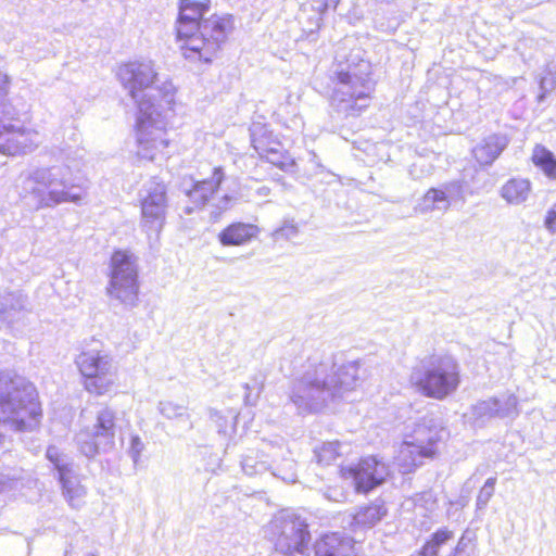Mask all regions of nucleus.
<instances>
[{
	"instance_id": "obj_1",
	"label": "nucleus",
	"mask_w": 556,
	"mask_h": 556,
	"mask_svg": "<svg viewBox=\"0 0 556 556\" xmlns=\"http://www.w3.org/2000/svg\"><path fill=\"white\" fill-rule=\"evenodd\" d=\"M156 72L151 61H135L119 66L117 77L137 104L138 155L154 161L168 147L166 126L174 102L173 86H154Z\"/></svg>"
},
{
	"instance_id": "obj_2",
	"label": "nucleus",
	"mask_w": 556,
	"mask_h": 556,
	"mask_svg": "<svg viewBox=\"0 0 556 556\" xmlns=\"http://www.w3.org/2000/svg\"><path fill=\"white\" fill-rule=\"evenodd\" d=\"M359 363L338 364L332 356L315 352L308 355L302 370L292 380L289 399L299 414L319 412L330 401L355 389Z\"/></svg>"
},
{
	"instance_id": "obj_3",
	"label": "nucleus",
	"mask_w": 556,
	"mask_h": 556,
	"mask_svg": "<svg viewBox=\"0 0 556 556\" xmlns=\"http://www.w3.org/2000/svg\"><path fill=\"white\" fill-rule=\"evenodd\" d=\"M210 5L194 0H180L176 21V38L182 42L185 59L211 63L233 29L231 15L213 14L207 18Z\"/></svg>"
},
{
	"instance_id": "obj_4",
	"label": "nucleus",
	"mask_w": 556,
	"mask_h": 556,
	"mask_svg": "<svg viewBox=\"0 0 556 556\" xmlns=\"http://www.w3.org/2000/svg\"><path fill=\"white\" fill-rule=\"evenodd\" d=\"M336 61L338 83L330 98V117L343 127L369 106L375 83L371 79V65L361 58L359 50L351 52L349 56L338 52Z\"/></svg>"
},
{
	"instance_id": "obj_5",
	"label": "nucleus",
	"mask_w": 556,
	"mask_h": 556,
	"mask_svg": "<svg viewBox=\"0 0 556 556\" xmlns=\"http://www.w3.org/2000/svg\"><path fill=\"white\" fill-rule=\"evenodd\" d=\"M40 416L35 386L21 376L0 370V451L5 441L3 430H31L38 426Z\"/></svg>"
},
{
	"instance_id": "obj_6",
	"label": "nucleus",
	"mask_w": 556,
	"mask_h": 556,
	"mask_svg": "<svg viewBox=\"0 0 556 556\" xmlns=\"http://www.w3.org/2000/svg\"><path fill=\"white\" fill-rule=\"evenodd\" d=\"M21 188L23 199L36 210L66 202L78 204L86 197V188L74 182L67 165L36 168L23 179Z\"/></svg>"
},
{
	"instance_id": "obj_7",
	"label": "nucleus",
	"mask_w": 556,
	"mask_h": 556,
	"mask_svg": "<svg viewBox=\"0 0 556 556\" xmlns=\"http://www.w3.org/2000/svg\"><path fill=\"white\" fill-rule=\"evenodd\" d=\"M410 380L422 395L443 400L459 386V366L450 355H429L414 367Z\"/></svg>"
},
{
	"instance_id": "obj_8",
	"label": "nucleus",
	"mask_w": 556,
	"mask_h": 556,
	"mask_svg": "<svg viewBox=\"0 0 556 556\" xmlns=\"http://www.w3.org/2000/svg\"><path fill=\"white\" fill-rule=\"evenodd\" d=\"M445 433L446 430L437 417L432 414L425 415L399 448L395 456L399 470L403 475L409 473L422 465L426 458H433L438 443Z\"/></svg>"
},
{
	"instance_id": "obj_9",
	"label": "nucleus",
	"mask_w": 556,
	"mask_h": 556,
	"mask_svg": "<svg viewBox=\"0 0 556 556\" xmlns=\"http://www.w3.org/2000/svg\"><path fill=\"white\" fill-rule=\"evenodd\" d=\"M106 295L134 308L139 302V280L137 260L128 251L117 250L111 256Z\"/></svg>"
},
{
	"instance_id": "obj_10",
	"label": "nucleus",
	"mask_w": 556,
	"mask_h": 556,
	"mask_svg": "<svg viewBox=\"0 0 556 556\" xmlns=\"http://www.w3.org/2000/svg\"><path fill=\"white\" fill-rule=\"evenodd\" d=\"M223 180V169L214 167L210 178L194 181L191 188L186 190L191 205L186 206L184 213L191 214L195 210L205 211L210 220L217 222L236 202V199L229 194L217 195Z\"/></svg>"
},
{
	"instance_id": "obj_11",
	"label": "nucleus",
	"mask_w": 556,
	"mask_h": 556,
	"mask_svg": "<svg viewBox=\"0 0 556 556\" xmlns=\"http://www.w3.org/2000/svg\"><path fill=\"white\" fill-rule=\"evenodd\" d=\"M8 76L0 72V153L16 155L30 152L37 147L35 132L14 126L11 121L16 112L7 100Z\"/></svg>"
},
{
	"instance_id": "obj_12",
	"label": "nucleus",
	"mask_w": 556,
	"mask_h": 556,
	"mask_svg": "<svg viewBox=\"0 0 556 556\" xmlns=\"http://www.w3.org/2000/svg\"><path fill=\"white\" fill-rule=\"evenodd\" d=\"M117 429L116 412L109 406H101L96 412L92 427L80 430L76 435L79 452L87 458H93L101 452L113 450Z\"/></svg>"
},
{
	"instance_id": "obj_13",
	"label": "nucleus",
	"mask_w": 556,
	"mask_h": 556,
	"mask_svg": "<svg viewBox=\"0 0 556 556\" xmlns=\"http://www.w3.org/2000/svg\"><path fill=\"white\" fill-rule=\"evenodd\" d=\"M75 362L89 393L103 395L110 391L116 379V367L106 352L94 349L83 351Z\"/></svg>"
},
{
	"instance_id": "obj_14",
	"label": "nucleus",
	"mask_w": 556,
	"mask_h": 556,
	"mask_svg": "<svg viewBox=\"0 0 556 556\" xmlns=\"http://www.w3.org/2000/svg\"><path fill=\"white\" fill-rule=\"evenodd\" d=\"M275 548L285 556H306L311 533L304 518L288 514L274 521Z\"/></svg>"
},
{
	"instance_id": "obj_15",
	"label": "nucleus",
	"mask_w": 556,
	"mask_h": 556,
	"mask_svg": "<svg viewBox=\"0 0 556 556\" xmlns=\"http://www.w3.org/2000/svg\"><path fill=\"white\" fill-rule=\"evenodd\" d=\"M141 217L142 228L148 237H157L165 222L167 207L166 187L155 178L149 180L142 190Z\"/></svg>"
},
{
	"instance_id": "obj_16",
	"label": "nucleus",
	"mask_w": 556,
	"mask_h": 556,
	"mask_svg": "<svg viewBox=\"0 0 556 556\" xmlns=\"http://www.w3.org/2000/svg\"><path fill=\"white\" fill-rule=\"evenodd\" d=\"M340 473L343 479L351 480L357 493H368L386 481L390 469L376 456H367L356 465H341Z\"/></svg>"
},
{
	"instance_id": "obj_17",
	"label": "nucleus",
	"mask_w": 556,
	"mask_h": 556,
	"mask_svg": "<svg viewBox=\"0 0 556 556\" xmlns=\"http://www.w3.org/2000/svg\"><path fill=\"white\" fill-rule=\"evenodd\" d=\"M62 494L73 508H80L85 503L86 488L80 483L78 469L75 465L56 475Z\"/></svg>"
},
{
	"instance_id": "obj_18",
	"label": "nucleus",
	"mask_w": 556,
	"mask_h": 556,
	"mask_svg": "<svg viewBox=\"0 0 556 556\" xmlns=\"http://www.w3.org/2000/svg\"><path fill=\"white\" fill-rule=\"evenodd\" d=\"M508 144L509 138L506 135L492 134L475 146L472 154L481 166H491Z\"/></svg>"
},
{
	"instance_id": "obj_19",
	"label": "nucleus",
	"mask_w": 556,
	"mask_h": 556,
	"mask_svg": "<svg viewBox=\"0 0 556 556\" xmlns=\"http://www.w3.org/2000/svg\"><path fill=\"white\" fill-rule=\"evenodd\" d=\"M260 228L250 223L235 222L225 227L217 236L223 247H242L257 238Z\"/></svg>"
},
{
	"instance_id": "obj_20",
	"label": "nucleus",
	"mask_w": 556,
	"mask_h": 556,
	"mask_svg": "<svg viewBox=\"0 0 556 556\" xmlns=\"http://www.w3.org/2000/svg\"><path fill=\"white\" fill-rule=\"evenodd\" d=\"M387 515L384 503L380 500L365 506L358 507L352 514L349 522L353 531L365 530L375 527Z\"/></svg>"
},
{
	"instance_id": "obj_21",
	"label": "nucleus",
	"mask_w": 556,
	"mask_h": 556,
	"mask_svg": "<svg viewBox=\"0 0 556 556\" xmlns=\"http://www.w3.org/2000/svg\"><path fill=\"white\" fill-rule=\"evenodd\" d=\"M351 539L339 532L324 534L314 544L315 556H350Z\"/></svg>"
},
{
	"instance_id": "obj_22",
	"label": "nucleus",
	"mask_w": 556,
	"mask_h": 556,
	"mask_svg": "<svg viewBox=\"0 0 556 556\" xmlns=\"http://www.w3.org/2000/svg\"><path fill=\"white\" fill-rule=\"evenodd\" d=\"M290 452L288 450H283L282 445H278L277 448H271L270 452L267 453V456L271 458L270 469L271 475L281 479L287 483H294L296 481V464L291 457H287Z\"/></svg>"
},
{
	"instance_id": "obj_23",
	"label": "nucleus",
	"mask_w": 556,
	"mask_h": 556,
	"mask_svg": "<svg viewBox=\"0 0 556 556\" xmlns=\"http://www.w3.org/2000/svg\"><path fill=\"white\" fill-rule=\"evenodd\" d=\"M532 191L529 179L514 177L508 179L500 189V195L510 205H520L525 203Z\"/></svg>"
},
{
	"instance_id": "obj_24",
	"label": "nucleus",
	"mask_w": 556,
	"mask_h": 556,
	"mask_svg": "<svg viewBox=\"0 0 556 556\" xmlns=\"http://www.w3.org/2000/svg\"><path fill=\"white\" fill-rule=\"evenodd\" d=\"M26 296L20 291L8 293L0 302V319L13 324L24 315Z\"/></svg>"
},
{
	"instance_id": "obj_25",
	"label": "nucleus",
	"mask_w": 556,
	"mask_h": 556,
	"mask_svg": "<svg viewBox=\"0 0 556 556\" xmlns=\"http://www.w3.org/2000/svg\"><path fill=\"white\" fill-rule=\"evenodd\" d=\"M450 206L451 202L448 201L442 187H440L430 188L425 193L415 210L420 214H427L433 211L446 212Z\"/></svg>"
},
{
	"instance_id": "obj_26",
	"label": "nucleus",
	"mask_w": 556,
	"mask_h": 556,
	"mask_svg": "<svg viewBox=\"0 0 556 556\" xmlns=\"http://www.w3.org/2000/svg\"><path fill=\"white\" fill-rule=\"evenodd\" d=\"M250 137L257 154H264L271 146L278 147V137L273 134L268 126L261 122H253L250 127Z\"/></svg>"
},
{
	"instance_id": "obj_27",
	"label": "nucleus",
	"mask_w": 556,
	"mask_h": 556,
	"mask_svg": "<svg viewBox=\"0 0 556 556\" xmlns=\"http://www.w3.org/2000/svg\"><path fill=\"white\" fill-rule=\"evenodd\" d=\"M351 448L349 443L331 441L323 443L319 447H315L314 454L318 464L328 466L343 455L349 454Z\"/></svg>"
},
{
	"instance_id": "obj_28",
	"label": "nucleus",
	"mask_w": 556,
	"mask_h": 556,
	"mask_svg": "<svg viewBox=\"0 0 556 556\" xmlns=\"http://www.w3.org/2000/svg\"><path fill=\"white\" fill-rule=\"evenodd\" d=\"M532 161L548 178L556 179V157L553 152L543 146H536L533 149Z\"/></svg>"
},
{
	"instance_id": "obj_29",
	"label": "nucleus",
	"mask_w": 556,
	"mask_h": 556,
	"mask_svg": "<svg viewBox=\"0 0 556 556\" xmlns=\"http://www.w3.org/2000/svg\"><path fill=\"white\" fill-rule=\"evenodd\" d=\"M496 403L495 416L500 419H514L519 415L518 400L514 394H503L492 397Z\"/></svg>"
},
{
	"instance_id": "obj_30",
	"label": "nucleus",
	"mask_w": 556,
	"mask_h": 556,
	"mask_svg": "<svg viewBox=\"0 0 556 556\" xmlns=\"http://www.w3.org/2000/svg\"><path fill=\"white\" fill-rule=\"evenodd\" d=\"M265 453L260 455L257 452H250L242 457L241 467L247 476L262 475L270 469L267 460L264 459Z\"/></svg>"
},
{
	"instance_id": "obj_31",
	"label": "nucleus",
	"mask_w": 556,
	"mask_h": 556,
	"mask_svg": "<svg viewBox=\"0 0 556 556\" xmlns=\"http://www.w3.org/2000/svg\"><path fill=\"white\" fill-rule=\"evenodd\" d=\"M23 485V470L9 469L0 472V493L15 491Z\"/></svg>"
},
{
	"instance_id": "obj_32",
	"label": "nucleus",
	"mask_w": 556,
	"mask_h": 556,
	"mask_svg": "<svg viewBox=\"0 0 556 556\" xmlns=\"http://www.w3.org/2000/svg\"><path fill=\"white\" fill-rule=\"evenodd\" d=\"M157 409L167 419L189 420L187 407L172 401H161Z\"/></svg>"
},
{
	"instance_id": "obj_33",
	"label": "nucleus",
	"mask_w": 556,
	"mask_h": 556,
	"mask_svg": "<svg viewBox=\"0 0 556 556\" xmlns=\"http://www.w3.org/2000/svg\"><path fill=\"white\" fill-rule=\"evenodd\" d=\"M208 415L211 421L217 428L218 434L227 435L228 429L235 427L237 416L233 415L232 412H228V415H224L216 409L210 408Z\"/></svg>"
},
{
	"instance_id": "obj_34",
	"label": "nucleus",
	"mask_w": 556,
	"mask_h": 556,
	"mask_svg": "<svg viewBox=\"0 0 556 556\" xmlns=\"http://www.w3.org/2000/svg\"><path fill=\"white\" fill-rule=\"evenodd\" d=\"M495 406L496 403L492 401V397L480 401L471 407V415L477 422L483 424L486 420L496 418Z\"/></svg>"
},
{
	"instance_id": "obj_35",
	"label": "nucleus",
	"mask_w": 556,
	"mask_h": 556,
	"mask_svg": "<svg viewBox=\"0 0 556 556\" xmlns=\"http://www.w3.org/2000/svg\"><path fill=\"white\" fill-rule=\"evenodd\" d=\"M556 88V64H551L546 68V75L540 79V93L538 96V102L542 103L547 93Z\"/></svg>"
},
{
	"instance_id": "obj_36",
	"label": "nucleus",
	"mask_w": 556,
	"mask_h": 556,
	"mask_svg": "<svg viewBox=\"0 0 556 556\" xmlns=\"http://www.w3.org/2000/svg\"><path fill=\"white\" fill-rule=\"evenodd\" d=\"M299 235V226L293 218H285L281 226L274 230L273 239L291 240Z\"/></svg>"
},
{
	"instance_id": "obj_37",
	"label": "nucleus",
	"mask_w": 556,
	"mask_h": 556,
	"mask_svg": "<svg viewBox=\"0 0 556 556\" xmlns=\"http://www.w3.org/2000/svg\"><path fill=\"white\" fill-rule=\"evenodd\" d=\"M49 462L54 466L56 475L74 465V463L55 446H49L46 452Z\"/></svg>"
},
{
	"instance_id": "obj_38",
	"label": "nucleus",
	"mask_w": 556,
	"mask_h": 556,
	"mask_svg": "<svg viewBox=\"0 0 556 556\" xmlns=\"http://www.w3.org/2000/svg\"><path fill=\"white\" fill-rule=\"evenodd\" d=\"M496 481V477H490L480 489L476 501V507L478 510H482L486 507L494 494Z\"/></svg>"
},
{
	"instance_id": "obj_39",
	"label": "nucleus",
	"mask_w": 556,
	"mask_h": 556,
	"mask_svg": "<svg viewBox=\"0 0 556 556\" xmlns=\"http://www.w3.org/2000/svg\"><path fill=\"white\" fill-rule=\"evenodd\" d=\"M264 376L260 375L253 379L251 383H245L244 388L247 393L244 395V402L247 405H255L256 401L264 388Z\"/></svg>"
},
{
	"instance_id": "obj_40",
	"label": "nucleus",
	"mask_w": 556,
	"mask_h": 556,
	"mask_svg": "<svg viewBox=\"0 0 556 556\" xmlns=\"http://www.w3.org/2000/svg\"><path fill=\"white\" fill-rule=\"evenodd\" d=\"M261 157L266 159L269 163L283 168L287 165V156L283 153V147L280 141H278V147L271 146L264 154H260Z\"/></svg>"
},
{
	"instance_id": "obj_41",
	"label": "nucleus",
	"mask_w": 556,
	"mask_h": 556,
	"mask_svg": "<svg viewBox=\"0 0 556 556\" xmlns=\"http://www.w3.org/2000/svg\"><path fill=\"white\" fill-rule=\"evenodd\" d=\"M413 501L416 508L425 509L427 513H432L437 508V498L432 491L417 493Z\"/></svg>"
},
{
	"instance_id": "obj_42",
	"label": "nucleus",
	"mask_w": 556,
	"mask_h": 556,
	"mask_svg": "<svg viewBox=\"0 0 556 556\" xmlns=\"http://www.w3.org/2000/svg\"><path fill=\"white\" fill-rule=\"evenodd\" d=\"M448 201L452 202H465L464 185L459 180H454L442 186Z\"/></svg>"
},
{
	"instance_id": "obj_43",
	"label": "nucleus",
	"mask_w": 556,
	"mask_h": 556,
	"mask_svg": "<svg viewBox=\"0 0 556 556\" xmlns=\"http://www.w3.org/2000/svg\"><path fill=\"white\" fill-rule=\"evenodd\" d=\"M453 536V531L448 530L447 528H441L431 535L429 542L438 549H440V547L450 541Z\"/></svg>"
},
{
	"instance_id": "obj_44",
	"label": "nucleus",
	"mask_w": 556,
	"mask_h": 556,
	"mask_svg": "<svg viewBox=\"0 0 556 556\" xmlns=\"http://www.w3.org/2000/svg\"><path fill=\"white\" fill-rule=\"evenodd\" d=\"M144 450V444L139 435H132L130 439V446L128 454L132 459L134 464H138L140 460L141 453Z\"/></svg>"
},
{
	"instance_id": "obj_45",
	"label": "nucleus",
	"mask_w": 556,
	"mask_h": 556,
	"mask_svg": "<svg viewBox=\"0 0 556 556\" xmlns=\"http://www.w3.org/2000/svg\"><path fill=\"white\" fill-rule=\"evenodd\" d=\"M544 225L546 229L549 230L551 232L556 231V203L553 205L551 210L547 211Z\"/></svg>"
},
{
	"instance_id": "obj_46",
	"label": "nucleus",
	"mask_w": 556,
	"mask_h": 556,
	"mask_svg": "<svg viewBox=\"0 0 556 556\" xmlns=\"http://www.w3.org/2000/svg\"><path fill=\"white\" fill-rule=\"evenodd\" d=\"M439 549L433 546L429 541H427L421 547L419 555L420 556H438Z\"/></svg>"
},
{
	"instance_id": "obj_47",
	"label": "nucleus",
	"mask_w": 556,
	"mask_h": 556,
	"mask_svg": "<svg viewBox=\"0 0 556 556\" xmlns=\"http://www.w3.org/2000/svg\"><path fill=\"white\" fill-rule=\"evenodd\" d=\"M466 547H467V541H466L465 536H462L459 539L456 547L454 548L453 556H462V554L464 553Z\"/></svg>"
},
{
	"instance_id": "obj_48",
	"label": "nucleus",
	"mask_w": 556,
	"mask_h": 556,
	"mask_svg": "<svg viewBox=\"0 0 556 556\" xmlns=\"http://www.w3.org/2000/svg\"><path fill=\"white\" fill-rule=\"evenodd\" d=\"M87 556H94L93 554H88Z\"/></svg>"
}]
</instances>
